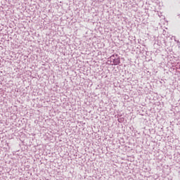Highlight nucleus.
I'll list each match as a JSON object with an SVG mask.
<instances>
[{"instance_id":"1","label":"nucleus","mask_w":180,"mask_h":180,"mask_svg":"<svg viewBox=\"0 0 180 180\" xmlns=\"http://www.w3.org/2000/svg\"><path fill=\"white\" fill-rule=\"evenodd\" d=\"M114 64H115V65H117V64H120V60H119V59H115V60H114Z\"/></svg>"}]
</instances>
